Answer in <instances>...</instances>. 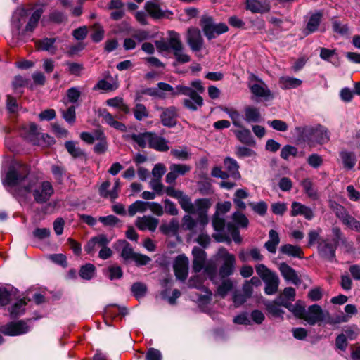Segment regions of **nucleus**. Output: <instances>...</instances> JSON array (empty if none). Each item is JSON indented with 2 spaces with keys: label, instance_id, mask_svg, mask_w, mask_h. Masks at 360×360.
Here are the masks:
<instances>
[{
  "label": "nucleus",
  "instance_id": "1",
  "mask_svg": "<svg viewBox=\"0 0 360 360\" xmlns=\"http://www.w3.org/2000/svg\"><path fill=\"white\" fill-rule=\"evenodd\" d=\"M29 168L27 165L20 163L11 166L3 180L5 186L18 187L19 193L24 195L32 192L35 201L42 203L48 201L53 194L54 190L49 181H43L39 184L34 180L27 178Z\"/></svg>",
  "mask_w": 360,
  "mask_h": 360
},
{
  "label": "nucleus",
  "instance_id": "2",
  "mask_svg": "<svg viewBox=\"0 0 360 360\" xmlns=\"http://www.w3.org/2000/svg\"><path fill=\"white\" fill-rule=\"evenodd\" d=\"M21 135L32 144L42 147L50 146L55 143L53 137L39 132L37 125L34 123L24 126L21 130Z\"/></svg>",
  "mask_w": 360,
  "mask_h": 360
},
{
  "label": "nucleus",
  "instance_id": "3",
  "mask_svg": "<svg viewBox=\"0 0 360 360\" xmlns=\"http://www.w3.org/2000/svg\"><path fill=\"white\" fill-rule=\"evenodd\" d=\"M180 94L188 96L189 97L188 98H185L184 100V105L186 108L191 110H197L203 105V99L202 96H200L195 90L191 87L182 84L176 86L174 89V91L173 92V96Z\"/></svg>",
  "mask_w": 360,
  "mask_h": 360
},
{
  "label": "nucleus",
  "instance_id": "4",
  "mask_svg": "<svg viewBox=\"0 0 360 360\" xmlns=\"http://www.w3.org/2000/svg\"><path fill=\"white\" fill-rule=\"evenodd\" d=\"M301 134L302 138L310 143L316 142L323 144L327 143L330 139L328 131L321 125L315 127H305L302 128Z\"/></svg>",
  "mask_w": 360,
  "mask_h": 360
},
{
  "label": "nucleus",
  "instance_id": "5",
  "mask_svg": "<svg viewBox=\"0 0 360 360\" xmlns=\"http://www.w3.org/2000/svg\"><path fill=\"white\" fill-rule=\"evenodd\" d=\"M168 35V46L172 50L176 60L181 63L189 62L191 57L184 51L179 34L175 31H169Z\"/></svg>",
  "mask_w": 360,
  "mask_h": 360
},
{
  "label": "nucleus",
  "instance_id": "6",
  "mask_svg": "<svg viewBox=\"0 0 360 360\" xmlns=\"http://www.w3.org/2000/svg\"><path fill=\"white\" fill-rule=\"evenodd\" d=\"M202 31L208 39L215 38L217 36L228 31V26L225 23L214 24L212 18L203 15L200 23Z\"/></svg>",
  "mask_w": 360,
  "mask_h": 360
},
{
  "label": "nucleus",
  "instance_id": "7",
  "mask_svg": "<svg viewBox=\"0 0 360 360\" xmlns=\"http://www.w3.org/2000/svg\"><path fill=\"white\" fill-rule=\"evenodd\" d=\"M248 87L252 95L257 98H261L265 101L274 98V94L268 88V86L255 75H252L250 78Z\"/></svg>",
  "mask_w": 360,
  "mask_h": 360
},
{
  "label": "nucleus",
  "instance_id": "8",
  "mask_svg": "<svg viewBox=\"0 0 360 360\" xmlns=\"http://www.w3.org/2000/svg\"><path fill=\"white\" fill-rule=\"evenodd\" d=\"M217 257L223 260V264L219 269L220 275L226 277L232 274L236 263L234 255L229 253L224 248H221L218 250Z\"/></svg>",
  "mask_w": 360,
  "mask_h": 360
},
{
  "label": "nucleus",
  "instance_id": "9",
  "mask_svg": "<svg viewBox=\"0 0 360 360\" xmlns=\"http://www.w3.org/2000/svg\"><path fill=\"white\" fill-rule=\"evenodd\" d=\"M329 319V313L324 311L317 304L310 306L306 311L304 320L309 325H314L316 323L325 321Z\"/></svg>",
  "mask_w": 360,
  "mask_h": 360
},
{
  "label": "nucleus",
  "instance_id": "10",
  "mask_svg": "<svg viewBox=\"0 0 360 360\" xmlns=\"http://www.w3.org/2000/svg\"><path fill=\"white\" fill-rule=\"evenodd\" d=\"M333 231L336 236L337 239L335 240L333 243H331L328 240H323L319 245L320 255L328 260H332L335 257L338 239H339L340 234V231L338 229H333Z\"/></svg>",
  "mask_w": 360,
  "mask_h": 360
},
{
  "label": "nucleus",
  "instance_id": "11",
  "mask_svg": "<svg viewBox=\"0 0 360 360\" xmlns=\"http://www.w3.org/2000/svg\"><path fill=\"white\" fill-rule=\"evenodd\" d=\"M29 327L27 323L22 321L16 322H11L8 324L2 326L0 331L6 335L15 336L20 335L27 333Z\"/></svg>",
  "mask_w": 360,
  "mask_h": 360
},
{
  "label": "nucleus",
  "instance_id": "12",
  "mask_svg": "<svg viewBox=\"0 0 360 360\" xmlns=\"http://www.w3.org/2000/svg\"><path fill=\"white\" fill-rule=\"evenodd\" d=\"M186 41L192 51L200 50L203 46V39L200 30L196 27H189L186 33Z\"/></svg>",
  "mask_w": 360,
  "mask_h": 360
},
{
  "label": "nucleus",
  "instance_id": "13",
  "mask_svg": "<svg viewBox=\"0 0 360 360\" xmlns=\"http://www.w3.org/2000/svg\"><path fill=\"white\" fill-rule=\"evenodd\" d=\"M111 238L105 234H98L90 238L84 246V250L91 255H94L98 248H101L105 245H108Z\"/></svg>",
  "mask_w": 360,
  "mask_h": 360
},
{
  "label": "nucleus",
  "instance_id": "14",
  "mask_svg": "<svg viewBox=\"0 0 360 360\" xmlns=\"http://www.w3.org/2000/svg\"><path fill=\"white\" fill-rule=\"evenodd\" d=\"M188 259L184 255L178 256L174 264V271L177 278L184 281L188 272Z\"/></svg>",
  "mask_w": 360,
  "mask_h": 360
},
{
  "label": "nucleus",
  "instance_id": "15",
  "mask_svg": "<svg viewBox=\"0 0 360 360\" xmlns=\"http://www.w3.org/2000/svg\"><path fill=\"white\" fill-rule=\"evenodd\" d=\"M169 172L166 176V182L172 184L179 176H183L189 172L191 166L185 164H172L169 167Z\"/></svg>",
  "mask_w": 360,
  "mask_h": 360
},
{
  "label": "nucleus",
  "instance_id": "16",
  "mask_svg": "<svg viewBox=\"0 0 360 360\" xmlns=\"http://www.w3.org/2000/svg\"><path fill=\"white\" fill-rule=\"evenodd\" d=\"M246 8L253 13H264L270 10L268 0H245Z\"/></svg>",
  "mask_w": 360,
  "mask_h": 360
},
{
  "label": "nucleus",
  "instance_id": "17",
  "mask_svg": "<svg viewBox=\"0 0 360 360\" xmlns=\"http://www.w3.org/2000/svg\"><path fill=\"white\" fill-rule=\"evenodd\" d=\"M159 224V220L151 216H143L138 217L136 221V226L141 231L149 230L154 231Z\"/></svg>",
  "mask_w": 360,
  "mask_h": 360
},
{
  "label": "nucleus",
  "instance_id": "18",
  "mask_svg": "<svg viewBox=\"0 0 360 360\" xmlns=\"http://www.w3.org/2000/svg\"><path fill=\"white\" fill-rule=\"evenodd\" d=\"M278 269L282 276L288 282L295 285H298L301 283L300 278L297 275L295 270L290 267L288 264L283 262L279 264Z\"/></svg>",
  "mask_w": 360,
  "mask_h": 360
},
{
  "label": "nucleus",
  "instance_id": "19",
  "mask_svg": "<svg viewBox=\"0 0 360 360\" xmlns=\"http://www.w3.org/2000/svg\"><path fill=\"white\" fill-rule=\"evenodd\" d=\"M192 254L193 256V269L196 273L200 272L205 267L206 253L202 249L194 247Z\"/></svg>",
  "mask_w": 360,
  "mask_h": 360
},
{
  "label": "nucleus",
  "instance_id": "20",
  "mask_svg": "<svg viewBox=\"0 0 360 360\" xmlns=\"http://www.w3.org/2000/svg\"><path fill=\"white\" fill-rule=\"evenodd\" d=\"M290 214L292 217L302 215L308 220H311L314 217L313 211L310 207L297 202L292 203Z\"/></svg>",
  "mask_w": 360,
  "mask_h": 360
},
{
  "label": "nucleus",
  "instance_id": "21",
  "mask_svg": "<svg viewBox=\"0 0 360 360\" xmlns=\"http://www.w3.org/2000/svg\"><path fill=\"white\" fill-rule=\"evenodd\" d=\"M160 117L164 126L169 127L174 126L176 122V109L174 107L163 108Z\"/></svg>",
  "mask_w": 360,
  "mask_h": 360
},
{
  "label": "nucleus",
  "instance_id": "22",
  "mask_svg": "<svg viewBox=\"0 0 360 360\" xmlns=\"http://www.w3.org/2000/svg\"><path fill=\"white\" fill-rule=\"evenodd\" d=\"M110 186V181H106L103 182L99 188L100 195L105 198L115 199L118 196V192L120 190V181L118 179L115 181L113 188L111 191H108Z\"/></svg>",
  "mask_w": 360,
  "mask_h": 360
},
{
  "label": "nucleus",
  "instance_id": "23",
  "mask_svg": "<svg viewBox=\"0 0 360 360\" xmlns=\"http://www.w3.org/2000/svg\"><path fill=\"white\" fill-rule=\"evenodd\" d=\"M296 292L292 287L284 288L283 291L278 296L277 300L280 304L285 307H290L291 302L295 299Z\"/></svg>",
  "mask_w": 360,
  "mask_h": 360
},
{
  "label": "nucleus",
  "instance_id": "24",
  "mask_svg": "<svg viewBox=\"0 0 360 360\" xmlns=\"http://www.w3.org/2000/svg\"><path fill=\"white\" fill-rule=\"evenodd\" d=\"M337 207L338 210L340 212V213L338 212L337 215L341 219L342 223L356 231H360V222L352 216L344 214L342 213L344 211L342 207L339 205H337Z\"/></svg>",
  "mask_w": 360,
  "mask_h": 360
},
{
  "label": "nucleus",
  "instance_id": "25",
  "mask_svg": "<svg viewBox=\"0 0 360 360\" xmlns=\"http://www.w3.org/2000/svg\"><path fill=\"white\" fill-rule=\"evenodd\" d=\"M44 11L43 6H39L34 8L25 26V30L27 32H32L37 27Z\"/></svg>",
  "mask_w": 360,
  "mask_h": 360
},
{
  "label": "nucleus",
  "instance_id": "26",
  "mask_svg": "<svg viewBox=\"0 0 360 360\" xmlns=\"http://www.w3.org/2000/svg\"><path fill=\"white\" fill-rule=\"evenodd\" d=\"M149 147L159 151H167L169 150L167 141L164 138L153 133H150Z\"/></svg>",
  "mask_w": 360,
  "mask_h": 360
},
{
  "label": "nucleus",
  "instance_id": "27",
  "mask_svg": "<svg viewBox=\"0 0 360 360\" xmlns=\"http://www.w3.org/2000/svg\"><path fill=\"white\" fill-rule=\"evenodd\" d=\"M263 281L265 283L264 291L267 295H274L277 292L279 278L276 274Z\"/></svg>",
  "mask_w": 360,
  "mask_h": 360
},
{
  "label": "nucleus",
  "instance_id": "28",
  "mask_svg": "<svg viewBox=\"0 0 360 360\" xmlns=\"http://www.w3.org/2000/svg\"><path fill=\"white\" fill-rule=\"evenodd\" d=\"M302 81L288 76L281 77L279 79V85L283 89H290L300 86Z\"/></svg>",
  "mask_w": 360,
  "mask_h": 360
},
{
  "label": "nucleus",
  "instance_id": "29",
  "mask_svg": "<svg viewBox=\"0 0 360 360\" xmlns=\"http://www.w3.org/2000/svg\"><path fill=\"white\" fill-rule=\"evenodd\" d=\"M279 242L278 233L275 230L271 229L269 231V240L265 243L264 247L269 252L275 253Z\"/></svg>",
  "mask_w": 360,
  "mask_h": 360
},
{
  "label": "nucleus",
  "instance_id": "30",
  "mask_svg": "<svg viewBox=\"0 0 360 360\" xmlns=\"http://www.w3.org/2000/svg\"><path fill=\"white\" fill-rule=\"evenodd\" d=\"M101 116L105 122L109 124L110 127L116 129H118L121 131H124L126 130L125 125L115 120L114 116L107 110H103V112H101Z\"/></svg>",
  "mask_w": 360,
  "mask_h": 360
},
{
  "label": "nucleus",
  "instance_id": "31",
  "mask_svg": "<svg viewBox=\"0 0 360 360\" xmlns=\"http://www.w3.org/2000/svg\"><path fill=\"white\" fill-rule=\"evenodd\" d=\"M244 117L248 122H257L260 119V112L258 108L248 105L244 109Z\"/></svg>",
  "mask_w": 360,
  "mask_h": 360
},
{
  "label": "nucleus",
  "instance_id": "32",
  "mask_svg": "<svg viewBox=\"0 0 360 360\" xmlns=\"http://www.w3.org/2000/svg\"><path fill=\"white\" fill-rule=\"evenodd\" d=\"M56 39L54 38H46L37 42L38 49L41 51H48L51 54H54L57 50L54 43Z\"/></svg>",
  "mask_w": 360,
  "mask_h": 360
},
{
  "label": "nucleus",
  "instance_id": "33",
  "mask_svg": "<svg viewBox=\"0 0 360 360\" xmlns=\"http://www.w3.org/2000/svg\"><path fill=\"white\" fill-rule=\"evenodd\" d=\"M321 17L322 14L321 13H316L311 15L306 27L307 34L312 33L318 29Z\"/></svg>",
  "mask_w": 360,
  "mask_h": 360
},
{
  "label": "nucleus",
  "instance_id": "34",
  "mask_svg": "<svg viewBox=\"0 0 360 360\" xmlns=\"http://www.w3.org/2000/svg\"><path fill=\"white\" fill-rule=\"evenodd\" d=\"M106 104L109 106L117 108L120 112L125 114L129 112V108L126 105L123 99L120 97H115L106 101Z\"/></svg>",
  "mask_w": 360,
  "mask_h": 360
},
{
  "label": "nucleus",
  "instance_id": "35",
  "mask_svg": "<svg viewBox=\"0 0 360 360\" xmlns=\"http://www.w3.org/2000/svg\"><path fill=\"white\" fill-rule=\"evenodd\" d=\"M281 252L283 254L297 257H302L303 252L298 246L291 244H285L281 248Z\"/></svg>",
  "mask_w": 360,
  "mask_h": 360
},
{
  "label": "nucleus",
  "instance_id": "36",
  "mask_svg": "<svg viewBox=\"0 0 360 360\" xmlns=\"http://www.w3.org/2000/svg\"><path fill=\"white\" fill-rule=\"evenodd\" d=\"M302 186L305 193L312 200H316L319 198L317 191L314 187L312 181L309 179H305L302 181Z\"/></svg>",
  "mask_w": 360,
  "mask_h": 360
},
{
  "label": "nucleus",
  "instance_id": "37",
  "mask_svg": "<svg viewBox=\"0 0 360 360\" xmlns=\"http://www.w3.org/2000/svg\"><path fill=\"white\" fill-rule=\"evenodd\" d=\"M148 202L137 200L132 203L128 209L129 215L134 216L137 212H145L148 210Z\"/></svg>",
  "mask_w": 360,
  "mask_h": 360
},
{
  "label": "nucleus",
  "instance_id": "38",
  "mask_svg": "<svg viewBox=\"0 0 360 360\" xmlns=\"http://www.w3.org/2000/svg\"><path fill=\"white\" fill-rule=\"evenodd\" d=\"M233 288V283L229 278L224 279L217 288V294L224 297Z\"/></svg>",
  "mask_w": 360,
  "mask_h": 360
},
{
  "label": "nucleus",
  "instance_id": "39",
  "mask_svg": "<svg viewBox=\"0 0 360 360\" xmlns=\"http://www.w3.org/2000/svg\"><path fill=\"white\" fill-rule=\"evenodd\" d=\"M145 8L148 14L153 18H160L164 14L160 6L153 2L148 1L145 4Z\"/></svg>",
  "mask_w": 360,
  "mask_h": 360
},
{
  "label": "nucleus",
  "instance_id": "40",
  "mask_svg": "<svg viewBox=\"0 0 360 360\" xmlns=\"http://www.w3.org/2000/svg\"><path fill=\"white\" fill-rule=\"evenodd\" d=\"M131 139L141 148L149 146L150 141V132H145L139 134H133Z\"/></svg>",
  "mask_w": 360,
  "mask_h": 360
},
{
  "label": "nucleus",
  "instance_id": "41",
  "mask_svg": "<svg viewBox=\"0 0 360 360\" xmlns=\"http://www.w3.org/2000/svg\"><path fill=\"white\" fill-rule=\"evenodd\" d=\"M240 128V129L235 131V134L237 138L243 143L252 144L253 143V140L250 131L243 128V127Z\"/></svg>",
  "mask_w": 360,
  "mask_h": 360
},
{
  "label": "nucleus",
  "instance_id": "42",
  "mask_svg": "<svg viewBox=\"0 0 360 360\" xmlns=\"http://www.w3.org/2000/svg\"><path fill=\"white\" fill-rule=\"evenodd\" d=\"M170 153L174 158L180 160H187L190 159L191 156L187 148L184 146L172 149Z\"/></svg>",
  "mask_w": 360,
  "mask_h": 360
},
{
  "label": "nucleus",
  "instance_id": "43",
  "mask_svg": "<svg viewBox=\"0 0 360 360\" xmlns=\"http://www.w3.org/2000/svg\"><path fill=\"white\" fill-rule=\"evenodd\" d=\"M340 158L342 160L345 167L352 169L356 164V158L352 153L343 151L340 153Z\"/></svg>",
  "mask_w": 360,
  "mask_h": 360
},
{
  "label": "nucleus",
  "instance_id": "44",
  "mask_svg": "<svg viewBox=\"0 0 360 360\" xmlns=\"http://www.w3.org/2000/svg\"><path fill=\"white\" fill-rule=\"evenodd\" d=\"M179 201L184 210L191 214L195 213V207L188 196L183 193L181 197L179 198Z\"/></svg>",
  "mask_w": 360,
  "mask_h": 360
},
{
  "label": "nucleus",
  "instance_id": "45",
  "mask_svg": "<svg viewBox=\"0 0 360 360\" xmlns=\"http://www.w3.org/2000/svg\"><path fill=\"white\" fill-rule=\"evenodd\" d=\"M96 139L100 141L94 146V150L97 153H103L106 150L107 143L105 140V136L101 131H96Z\"/></svg>",
  "mask_w": 360,
  "mask_h": 360
},
{
  "label": "nucleus",
  "instance_id": "46",
  "mask_svg": "<svg viewBox=\"0 0 360 360\" xmlns=\"http://www.w3.org/2000/svg\"><path fill=\"white\" fill-rule=\"evenodd\" d=\"M223 110L229 115L233 125L238 127H242L241 116L238 110L228 108H224Z\"/></svg>",
  "mask_w": 360,
  "mask_h": 360
},
{
  "label": "nucleus",
  "instance_id": "47",
  "mask_svg": "<svg viewBox=\"0 0 360 360\" xmlns=\"http://www.w3.org/2000/svg\"><path fill=\"white\" fill-rule=\"evenodd\" d=\"M281 304H280L277 300V298L275 301L269 303L266 305V308L268 311L276 317H281L284 314V311L281 308Z\"/></svg>",
  "mask_w": 360,
  "mask_h": 360
},
{
  "label": "nucleus",
  "instance_id": "48",
  "mask_svg": "<svg viewBox=\"0 0 360 360\" xmlns=\"http://www.w3.org/2000/svg\"><path fill=\"white\" fill-rule=\"evenodd\" d=\"M134 115L138 120H142L148 117V111L146 106L141 103H137L133 110Z\"/></svg>",
  "mask_w": 360,
  "mask_h": 360
},
{
  "label": "nucleus",
  "instance_id": "49",
  "mask_svg": "<svg viewBox=\"0 0 360 360\" xmlns=\"http://www.w3.org/2000/svg\"><path fill=\"white\" fill-rule=\"evenodd\" d=\"M286 308L292 312L295 316L304 319L307 309H305L300 302H296L295 304L290 303V307Z\"/></svg>",
  "mask_w": 360,
  "mask_h": 360
},
{
  "label": "nucleus",
  "instance_id": "50",
  "mask_svg": "<svg viewBox=\"0 0 360 360\" xmlns=\"http://www.w3.org/2000/svg\"><path fill=\"white\" fill-rule=\"evenodd\" d=\"M195 213L206 212L211 206V202L208 199H198L195 202Z\"/></svg>",
  "mask_w": 360,
  "mask_h": 360
},
{
  "label": "nucleus",
  "instance_id": "51",
  "mask_svg": "<svg viewBox=\"0 0 360 360\" xmlns=\"http://www.w3.org/2000/svg\"><path fill=\"white\" fill-rule=\"evenodd\" d=\"M26 301L23 299L18 300L12 306L10 313L13 317L21 315L25 311Z\"/></svg>",
  "mask_w": 360,
  "mask_h": 360
},
{
  "label": "nucleus",
  "instance_id": "52",
  "mask_svg": "<svg viewBox=\"0 0 360 360\" xmlns=\"http://www.w3.org/2000/svg\"><path fill=\"white\" fill-rule=\"evenodd\" d=\"M95 272V267L91 264H88L85 266H83L80 271H79V275L80 276L86 280H89L91 278H93Z\"/></svg>",
  "mask_w": 360,
  "mask_h": 360
},
{
  "label": "nucleus",
  "instance_id": "53",
  "mask_svg": "<svg viewBox=\"0 0 360 360\" xmlns=\"http://www.w3.org/2000/svg\"><path fill=\"white\" fill-rule=\"evenodd\" d=\"M91 37L94 41L98 42L101 41L104 37V30L99 24H94L92 27Z\"/></svg>",
  "mask_w": 360,
  "mask_h": 360
},
{
  "label": "nucleus",
  "instance_id": "54",
  "mask_svg": "<svg viewBox=\"0 0 360 360\" xmlns=\"http://www.w3.org/2000/svg\"><path fill=\"white\" fill-rule=\"evenodd\" d=\"M232 219L233 221L240 227L246 228L248 225V219L244 214L240 212H236Z\"/></svg>",
  "mask_w": 360,
  "mask_h": 360
},
{
  "label": "nucleus",
  "instance_id": "55",
  "mask_svg": "<svg viewBox=\"0 0 360 360\" xmlns=\"http://www.w3.org/2000/svg\"><path fill=\"white\" fill-rule=\"evenodd\" d=\"M68 153L74 158H78L83 155L82 150L76 146V143L73 141H67L65 144Z\"/></svg>",
  "mask_w": 360,
  "mask_h": 360
},
{
  "label": "nucleus",
  "instance_id": "56",
  "mask_svg": "<svg viewBox=\"0 0 360 360\" xmlns=\"http://www.w3.org/2000/svg\"><path fill=\"white\" fill-rule=\"evenodd\" d=\"M224 164L225 168L229 172V173L231 175L235 176L236 174H238V166L236 160L230 158H226L224 160Z\"/></svg>",
  "mask_w": 360,
  "mask_h": 360
},
{
  "label": "nucleus",
  "instance_id": "57",
  "mask_svg": "<svg viewBox=\"0 0 360 360\" xmlns=\"http://www.w3.org/2000/svg\"><path fill=\"white\" fill-rule=\"evenodd\" d=\"M255 269L257 274L262 278V280L266 279L267 278H269L276 274L262 264L256 265Z\"/></svg>",
  "mask_w": 360,
  "mask_h": 360
},
{
  "label": "nucleus",
  "instance_id": "58",
  "mask_svg": "<svg viewBox=\"0 0 360 360\" xmlns=\"http://www.w3.org/2000/svg\"><path fill=\"white\" fill-rule=\"evenodd\" d=\"M131 291L133 295L139 299L142 297L146 292V286L142 283H135L131 286Z\"/></svg>",
  "mask_w": 360,
  "mask_h": 360
},
{
  "label": "nucleus",
  "instance_id": "59",
  "mask_svg": "<svg viewBox=\"0 0 360 360\" xmlns=\"http://www.w3.org/2000/svg\"><path fill=\"white\" fill-rule=\"evenodd\" d=\"M343 334L346 335V338L347 339L353 340L356 339V338L359 336V329L355 325L349 326L344 329Z\"/></svg>",
  "mask_w": 360,
  "mask_h": 360
},
{
  "label": "nucleus",
  "instance_id": "60",
  "mask_svg": "<svg viewBox=\"0 0 360 360\" xmlns=\"http://www.w3.org/2000/svg\"><path fill=\"white\" fill-rule=\"evenodd\" d=\"M150 188L155 191L157 195H162L164 186L161 182V179L153 178L149 182Z\"/></svg>",
  "mask_w": 360,
  "mask_h": 360
},
{
  "label": "nucleus",
  "instance_id": "61",
  "mask_svg": "<svg viewBox=\"0 0 360 360\" xmlns=\"http://www.w3.org/2000/svg\"><path fill=\"white\" fill-rule=\"evenodd\" d=\"M250 206L252 207V209L259 215H264L267 210V204L264 202L261 201L259 202H250Z\"/></svg>",
  "mask_w": 360,
  "mask_h": 360
},
{
  "label": "nucleus",
  "instance_id": "62",
  "mask_svg": "<svg viewBox=\"0 0 360 360\" xmlns=\"http://www.w3.org/2000/svg\"><path fill=\"white\" fill-rule=\"evenodd\" d=\"M117 88V86L115 83H111L105 79L100 80L96 86H95V89H101L105 91H112Z\"/></svg>",
  "mask_w": 360,
  "mask_h": 360
},
{
  "label": "nucleus",
  "instance_id": "63",
  "mask_svg": "<svg viewBox=\"0 0 360 360\" xmlns=\"http://www.w3.org/2000/svg\"><path fill=\"white\" fill-rule=\"evenodd\" d=\"M297 153V150L295 147L288 145L282 148L281 156L282 158L288 160L290 156H295Z\"/></svg>",
  "mask_w": 360,
  "mask_h": 360
},
{
  "label": "nucleus",
  "instance_id": "64",
  "mask_svg": "<svg viewBox=\"0 0 360 360\" xmlns=\"http://www.w3.org/2000/svg\"><path fill=\"white\" fill-rule=\"evenodd\" d=\"M81 96V92L78 88L72 87L67 91V98L69 102L76 103Z\"/></svg>",
  "mask_w": 360,
  "mask_h": 360
}]
</instances>
